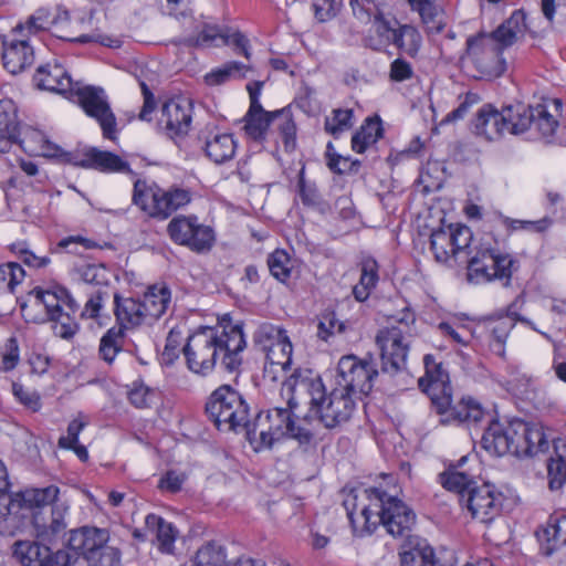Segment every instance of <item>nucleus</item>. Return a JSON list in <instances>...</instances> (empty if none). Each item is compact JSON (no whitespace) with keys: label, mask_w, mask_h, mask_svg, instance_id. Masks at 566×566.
Listing matches in <instances>:
<instances>
[{"label":"nucleus","mask_w":566,"mask_h":566,"mask_svg":"<svg viewBox=\"0 0 566 566\" xmlns=\"http://www.w3.org/2000/svg\"><path fill=\"white\" fill-rule=\"evenodd\" d=\"M245 347L243 325L224 316L216 326L200 327L189 335L182 353L191 373L207 376L218 363L227 371L238 370Z\"/></svg>","instance_id":"obj_1"},{"label":"nucleus","mask_w":566,"mask_h":566,"mask_svg":"<svg viewBox=\"0 0 566 566\" xmlns=\"http://www.w3.org/2000/svg\"><path fill=\"white\" fill-rule=\"evenodd\" d=\"M354 533H371L382 525L394 537L406 536L416 522L415 513L396 495L377 488L361 489L344 501Z\"/></svg>","instance_id":"obj_2"},{"label":"nucleus","mask_w":566,"mask_h":566,"mask_svg":"<svg viewBox=\"0 0 566 566\" xmlns=\"http://www.w3.org/2000/svg\"><path fill=\"white\" fill-rule=\"evenodd\" d=\"M283 390L289 392L291 406L308 398L310 412L328 429L349 420L356 407V398L344 388L336 386L326 395L321 377L311 369H296L283 381Z\"/></svg>","instance_id":"obj_3"},{"label":"nucleus","mask_w":566,"mask_h":566,"mask_svg":"<svg viewBox=\"0 0 566 566\" xmlns=\"http://www.w3.org/2000/svg\"><path fill=\"white\" fill-rule=\"evenodd\" d=\"M525 30V14L522 10H515L493 32H481L468 38L463 61L475 70V77L484 80L500 77L506 69L502 52L523 36Z\"/></svg>","instance_id":"obj_4"},{"label":"nucleus","mask_w":566,"mask_h":566,"mask_svg":"<svg viewBox=\"0 0 566 566\" xmlns=\"http://www.w3.org/2000/svg\"><path fill=\"white\" fill-rule=\"evenodd\" d=\"M263 82H253L247 85L250 105L243 117V130L245 136L256 143L263 144L270 135H276L273 142L283 147L285 153H292L296 148V125L289 108L273 112L266 111L261 104Z\"/></svg>","instance_id":"obj_5"},{"label":"nucleus","mask_w":566,"mask_h":566,"mask_svg":"<svg viewBox=\"0 0 566 566\" xmlns=\"http://www.w3.org/2000/svg\"><path fill=\"white\" fill-rule=\"evenodd\" d=\"M423 364L426 374L419 379V386L428 394L432 406L441 415L440 422L442 424H470L478 423L483 419V407L471 397H464L457 405L451 406L449 375L432 355H426Z\"/></svg>","instance_id":"obj_6"},{"label":"nucleus","mask_w":566,"mask_h":566,"mask_svg":"<svg viewBox=\"0 0 566 566\" xmlns=\"http://www.w3.org/2000/svg\"><path fill=\"white\" fill-rule=\"evenodd\" d=\"M60 489L52 484L12 494L1 522L0 533L13 536L32 527L36 536H42L46 532V520L41 517V512L57 501Z\"/></svg>","instance_id":"obj_7"},{"label":"nucleus","mask_w":566,"mask_h":566,"mask_svg":"<svg viewBox=\"0 0 566 566\" xmlns=\"http://www.w3.org/2000/svg\"><path fill=\"white\" fill-rule=\"evenodd\" d=\"M286 399V407H275L261 411L252 427L247 428V437L255 451L270 449L283 438L291 437L301 443L310 442L313 432L310 428L296 424L292 418L293 410L302 400H295L293 406L289 402V392L282 389Z\"/></svg>","instance_id":"obj_8"},{"label":"nucleus","mask_w":566,"mask_h":566,"mask_svg":"<svg viewBox=\"0 0 566 566\" xmlns=\"http://www.w3.org/2000/svg\"><path fill=\"white\" fill-rule=\"evenodd\" d=\"M80 305L70 292L61 286L53 290H33L27 304L21 306L27 322L54 324H77L73 315Z\"/></svg>","instance_id":"obj_9"},{"label":"nucleus","mask_w":566,"mask_h":566,"mask_svg":"<svg viewBox=\"0 0 566 566\" xmlns=\"http://www.w3.org/2000/svg\"><path fill=\"white\" fill-rule=\"evenodd\" d=\"M132 201L147 217L163 221L189 205L191 192L180 187L164 189L155 182L137 179L134 182Z\"/></svg>","instance_id":"obj_10"},{"label":"nucleus","mask_w":566,"mask_h":566,"mask_svg":"<svg viewBox=\"0 0 566 566\" xmlns=\"http://www.w3.org/2000/svg\"><path fill=\"white\" fill-rule=\"evenodd\" d=\"M515 263L511 254L493 247L489 241L481 242L474 248V253L468 262V280L476 284L499 280L507 285Z\"/></svg>","instance_id":"obj_11"},{"label":"nucleus","mask_w":566,"mask_h":566,"mask_svg":"<svg viewBox=\"0 0 566 566\" xmlns=\"http://www.w3.org/2000/svg\"><path fill=\"white\" fill-rule=\"evenodd\" d=\"M206 411L221 431L248 428L249 406L242 396L228 385L220 386L211 394Z\"/></svg>","instance_id":"obj_12"},{"label":"nucleus","mask_w":566,"mask_h":566,"mask_svg":"<svg viewBox=\"0 0 566 566\" xmlns=\"http://www.w3.org/2000/svg\"><path fill=\"white\" fill-rule=\"evenodd\" d=\"M409 321L413 322L415 317L410 312H407L399 321V325L385 327L380 329L376 336V344L380 350L382 370L386 373H397L406 365L409 350L407 339Z\"/></svg>","instance_id":"obj_13"},{"label":"nucleus","mask_w":566,"mask_h":566,"mask_svg":"<svg viewBox=\"0 0 566 566\" xmlns=\"http://www.w3.org/2000/svg\"><path fill=\"white\" fill-rule=\"evenodd\" d=\"M167 232L175 243L197 253L210 251L216 241L213 229L201 223L196 216L172 218L167 226Z\"/></svg>","instance_id":"obj_14"},{"label":"nucleus","mask_w":566,"mask_h":566,"mask_svg":"<svg viewBox=\"0 0 566 566\" xmlns=\"http://www.w3.org/2000/svg\"><path fill=\"white\" fill-rule=\"evenodd\" d=\"M378 371L371 361L358 359L354 355L343 356L337 366L336 386L354 396L368 395Z\"/></svg>","instance_id":"obj_15"},{"label":"nucleus","mask_w":566,"mask_h":566,"mask_svg":"<svg viewBox=\"0 0 566 566\" xmlns=\"http://www.w3.org/2000/svg\"><path fill=\"white\" fill-rule=\"evenodd\" d=\"M108 532L96 527L72 531L69 544L75 552L98 558L102 566H114L119 562V553L107 545Z\"/></svg>","instance_id":"obj_16"},{"label":"nucleus","mask_w":566,"mask_h":566,"mask_svg":"<svg viewBox=\"0 0 566 566\" xmlns=\"http://www.w3.org/2000/svg\"><path fill=\"white\" fill-rule=\"evenodd\" d=\"M73 93L78 95L80 104L85 114L99 124L103 136L107 139L115 140L117 133L116 117L111 109L104 90L94 86L80 87V84H77Z\"/></svg>","instance_id":"obj_17"},{"label":"nucleus","mask_w":566,"mask_h":566,"mask_svg":"<svg viewBox=\"0 0 566 566\" xmlns=\"http://www.w3.org/2000/svg\"><path fill=\"white\" fill-rule=\"evenodd\" d=\"M472 231L463 224H448L432 231L430 235L431 250L438 262H447L452 256L470 247Z\"/></svg>","instance_id":"obj_18"},{"label":"nucleus","mask_w":566,"mask_h":566,"mask_svg":"<svg viewBox=\"0 0 566 566\" xmlns=\"http://www.w3.org/2000/svg\"><path fill=\"white\" fill-rule=\"evenodd\" d=\"M504 495L490 483L473 486L462 502L472 517L481 523H490L501 513Z\"/></svg>","instance_id":"obj_19"},{"label":"nucleus","mask_w":566,"mask_h":566,"mask_svg":"<svg viewBox=\"0 0 566 566\" xmlns=\"http://www.w3.org/2000/svg\"><path fill=\"white\" fill-rule=\"evenodd\" d=\"M524 112V108L499 111L491 104L483 105L473 120V133L488 142L499 140L507 133L511 114L523 117Z\"/></svg>","instance_id":"obj_20"},{"label":"nucleus","mask_w":566,"mask_h":566,"mask_svg":"<svg viewBox=\"0 0 566 566\" xmlns=\"http://www.w3.org/2000/svg\"><path fill=\"white\" fill-rule=\"evenodd\" d=\"M2 61L4 69L11 74H18L33 63L34 52L24 38L22 25H17L10 35L3 38Z\"/></svg>","instance_id":"obj_21"},{"label":"nucleus","mask_w":566,"mask_h":566,"mask_svg":"<svg viewBox=\"0 0 566 566\" xmlns=\"http://www.w3.org/2000/svg\"><path fill=\"white\" fill-rule=\"evenodd\" d=\"M192 122V105L185 97L166 101L158 118V125L170 136L186 135Z\"/></svg>","instance_id":"obj_22"},{"label":"nucleus","mask_w":566,"mask_h":566,"mask_svg":"<svg viewBox=\"0 0 566 566\" xmlns=\"http://www.w3.org/2000/svg\"><path fill=\"white\" fill-rule=\"evenodd\" d=\"M521 427H516V420L509 423L493 421L484 431L481 446L491 455H515L516 433H521Z\"/></svg>","instance_id":"obj_23"},{"label":"nucleus","mask_w":566,"mask_h":566,"mask_svg":"<svg viewBox=\"0 0 566 566\" xmlns=\"http://www.w3.org/2000/svg\"><path fill=\"white\" fill-rule=\"evenodd\" d=\"M69 24V13L66 11L52 15L46 9H39L29 18L25 24L21 25L23 27V32L28 31L29 34L52 29L53 34L62 40L76 41L81 43L92 41L90 35L73 36L67 30Z\"/></svg>","instance_id":"obj_24"},{"label":"nucleus","mask_w":566,"mask_h":566,"mask_svg":"<svg viewBox=\"0 0 566 566\" xmlns=\"http://www.w3.org/2000/svg\"><path fill=\"white\" fill-rule=\"evenodd\" d=\"M205 156L216 165L231 161L238 149V142L231 133L219 129L202 132L200 137Z\"/></svg>","instance_id":"obj_25"},{"label":"nucleus","mask_w":566,"mask_h":566,"mask_svg":"<svg viewBox=\"0 0 566 566\" xmlns=\"http://www.w3.org/2000/svg\"><path fill=\"white\" fill-rule=\"evenodd\" d=\"M33 82L39 90L57 94L73 93L77 86L65 67L56 62H48L40 65L33 76Z\"/></svg>","instance_id":"obj_26"},{"label":"nucleus","mask_w":566,"mask_h":566,"mask_svg":"<svg viewBox=\"0 0 566 566\" xmlns=\"http://www.w3.org/2000/svg\"><path fill=\"white\" fill-rule=\"evenodd\" d=\"M517 426L522 430L521 433H516L515 457H535L548 451L551 439L541 423H530L516 419Z\"/></svg>","instance_id":"obj_27"},{"label":"nucleus","mask_w":566,"mask_h":566,"mask_svg":"<svg viewBox=\"0 0 566 566\" xmlns=\"http://www.w3.org/2000/svg\"><path fill=\"white\" fill-rule=\"evenodd\" d=\"M17 135L18 138L13 143L19 144L31 156L55 158L63 155L61 147L50 142L42 132L35 128L18 125Z\"/></svg>","instance_id":"obj_28"},{"label":"nucleus","mask_w":566,"mask_h":566,"mask_svg":"<svg viewBox=\"0 0 566 566\" xmlns=\"http://www.w3.org/2000/svg\"><path fill=\"white\" fill-rule=\"evenodd\" d=\"M75 165L95 169L102 172H127L129 165L119 156L92 147L86 149L78 159L74 161Z\"/></svg>","instance_id":"obj_29"},{"label":"nucleus","mask_w":566,"mask_h":566,"mask_svg":"<svg viewBox=\"0 0 566 566\" xmlns=\"http://www.w3.org/2000/svg\"><path fill=\"white\" fill-rule=\"evenodd\" d=\"M264 376L272 381L284 377L292 364L293 346L290 338L275 343L265 352Z\"/></svg>","instance_id":"obj_30"},{"label":"nucleus","mask_w":566,"mask_h":566,"mask_svg":"<svg viewBox=\"0 0 566 566\" xmlns=\"http://www.w3.org/2000/svg\"><path fill=\"white\" fill-rule=\"evenodd\" d=\"M542 551L545 555H552L556 549L566 545V514H552L546 524L536 532Z\"/></svg>","instance_id":"obj_31"},{"label":"nucleus","mask_w":566,"mask_h":566,"mask_svg":"<svg viewBox=\"0 0 566 566\" xmlns=\"http://www.w3.org/2000/svg\"><path fill=\"white\" fill-rule=\"evenodd\" d=\"M13 557L22 566H61L55 562V554L39 543L20 541L13 546Z\"/></svg>","instance_id":"obj_32"},{"label":"nucleus","mask_w":566,"mask_h":566,"mask_svg":"<svg viewBox=\"0 0 566 566\" xmlns=\"http://www.w3.org/2000/svg\"><path fill=\"white\" fill-rule=\"evenodd\" d=\"M142 307L149 324L161 317L171 303L170 290L165 284H155L145 292Z\"/></svg>","instance_id":"obj_33"},{"label":"nucleus","mask_w":566,"mask_h":566,"mask_svg":"<svg viewBox=\"0 0 566 566\" xmlns=\"http://www.w3.org/2000/svg\"><path fill=\"white\" fill-rule=\"evenodd\" d=\"M115 315L120 326L124 328L135 327L142 324H149L142 307V301L118 295L114 297Z\"/></svg>","instance_id":"obj_34"},{"label":"nucleus","mask_w":566,"mask_h":566,"mask_svg":"<svg viewBox=\"0 0 566 566\" xmlns=\"http://www.w3.org/2000/svg\"><path fill=\"white\" fill-rule=\"evenodd\" d=\"M146 531L156 537L158 547L163 553L174 549L177 531L171 523L156 514H148L145 518Z\"/></svg>","instance_id":"obj_35"},{"label":"nucleus","mask_w":566,"mask_h":566,"mask_svg":"<svg viewBox=\"0 0 566 566\" xmlns=\"http://www.w3.org/2000/svg\"><path fill=\"white\" fill-rule=\"evenodd\" d=\"M378 270L379 266L375 259L366 256L361 260L359 282L353 289V294L357 301H366L376 287L379 280Z\"/></svg>","instance_id":"obj_36"},{"label":"nucleus","mask_w":566,"mask_h":566,"mask_svg":"<svg viewBox=\"0 0 566 566\" xmlns=\"http://www.w3.org/2000/svg\"><path fill=\"white\" fill-rule=\"evenodd\" d=\"M18 124L13 103L10 99L0 101V151H7L17 135Z\"/></svg>","instance_id":"obj_37"},{"label":"nucleus","mask_w":566,"mask_h":566,"mask_svg":"<svg viewBox=\"0 0 566 566\" xmlns=\"http://www.w3.org/2000/svg\"><path fill=\"white\" fill-rule=\"evenodd\" d=\"M467 458L463 457L459 465L449 468L446 472L440 474V482L449 491H453L460 494L461 502L467 497L468 491H470L473 484V475L460 470V465L465 462Z\"/></svg>","instance_id":"obj_38"},{"label":"nucleus","mask_w":566,"mask_h":566,"mask_svg":"<svg viewBox=\"0 0 566 566\" xmlns=\"http://www.w3.org/2000/svg\"><path fill=\"white\" fill-rule=\"evenodd\" d=\"M250 71L251 66L249 64H244L238 61H230L207 73L205 75V82L210 86H216L230 80L244 78Z\"/></svg>","instance_id":"obj_39"},{"label":"nucleus","mask_w":566,"mask_h":566,"mask_svg":"<svg viewBox=\"0 0 566 566\" xmlns=\"http://www.w3.org/2000/svg\"><path fill=\"white\" fill-rule=\"evenodd\" d=\"M382 128L379 119L367 118L352 138V148L354 151L361 154L368 147L376 144L381 137Z\"/></svg>","instance_id":"obj_40"},{"label":"nucleus","mask_w":566,"mask_h":566,"mask_svg":"<svg viewBox=\"0 0 566 566\" xmlns=\"http://www.w3.org/2000/svg\"><path fill=\"white\" fill-rule=\"evenodd\" d=\"M392 44L408 56L416 57L422 45V36L415 27L402 24L397 28V34Z\"/></svg>","instance_id":"obj_41"},{"label":"nucleus","mask_w":566,"mask_h":566,"mask_svg":"<svg viewBox=\"0 0 566 566\" xmlns=\"http://www.w3.org/2000/svg\"><path fill=\"white\" fill-rule=\"evenodd\" d=\"M199 31L197 34H191L187 38L186 42L189 45L198 48H211L219 46L220 43L224 44V36L228 32H224L217 24L202 23L198 27Z\"/></svg>","instance_id":"obj_42"},{"label":"nucleus","mask_w":566,"mask_h":566,"mask_svg":"<svg viewBox=\"0 0 566 566\" xmlns=\"http://www.w3.org/2000/svg\"><path fill=\"white\" fill-rule=\"evenodd\" d=\"M373 20L374 29L376 34L378 35V39L368 38L366 43L370 49L375 51H380L390 43H394V40L397 34V28H395L390 20H387L384 17L382 11L379 13L378 17H374Z\"/></svg>","instance_id":"obj_43"},{"label":"nucleus","mask_w":566,"mask_h":566,"mask_svg":"<svg viewBox=\"0 0 566 566\" xmlns=\"http://www.w3.org/2000/svg\"><path fill=\"white\" fill-rule=\"evenodd\" d=\"M506 389L514 396L530 398L535 391V380L518 367H512L506 379Z\"/></svg>","instance_id":"obj_44"},{"label":"nucleus","mask_w":566,"mask_h":566,"mask_svg":"<svg viewBox=\"0 0 566 566\" xmlns=\"http://www.w3.org/2000/svg\"><path fill=\"white\" fill-rule=\"evenodd\" d=\"M268 265L271 274L280 282L290 280L294 269V261L284 250H275L268 258Z\"/></svg>","instance_id":"obj_45"},{"label":"nucleus","mask_w":566,"mask_h":566,"mask_svg":"<svg viewBox=\"0 0 566 566\" xmlns=\"http://www.w3.org/2000/svg\"><path fill=\"white\" fill-rule=\"evenodd\" d=\"M438 329L443 336L449 337L460 346H468L473 338V332L470 326L463 324L458 317L452 321L441 322L438 325Z\"/></svg>","instance_id":"obj_46"},{"label":"nucleus","mask_w":566,"mask_h":566,"mask_svg":"<svg viewBox=\"0 0 566 566\" xmlns=\"http://www.w3.org/2000/svg\"><path fill=\"white\" fill-rule=\"evenodd\" d=\"M353 124V111L349 108H337L326 117L325 130L337 138L344 132L350 129Z\"/></svg>","instance_id":"obj_47"},{"label":"nucleus","mask_w":566,"mask_h":566,"mask_svg":"<svg viewBox=\"0 0 566 566\" xmlns=\"http://www.w3.org/2000/svg\"><path fill=\"white\" fill-rule=\"evenodd\" d=\"M513 326L514 318L511 315H506L505 317L491 323L490 332L493 338L491 348L495 354H504V344Z\"/></svg>","instance_id":"obj_48"},{"label":"nucleus","mask_w":566,"mask_h":566,"mask_svg":"<svg viewBox=\"0 0 566 566\" xmlns=\"http://www.w3.org/2000/svg\"><path fill=\"white\" fill-rule=\"evenodd\" d=\"M411 8L419 13L426 24H432V29H440L441 7L437 0H408Z\"/></svg>","instance_id":"obj_49"},{"label":"nucleus","mask_w":566,"mask_h":566,"mask_svg":"<svg viewBox=\"0 0 566 566\" xmlns=\"http://www.w3.org/2000/svg\"><path fill=\"white\" fill-rule=\"evenodd\" d=\"M286 338H289V336L283 328L269 323L260 325L254 333V340L263 352L272 347L275 343H281V340Z\"/></svg>","instance_id":"obj_50"},{"label":"nucleus","mask_w":566,"mask_h":566,"mask_svg":"<svg viewBox=\"0 0 566 566\" xmlns=\"http://www.w3.org/2000/svg\"><path fill=\"white\" fill-rule=\"evenodd\" d=\"M25 272L17 262L0 265V290L13 293L15 287L24 280Z\"/></svg>","instance_id":"obj_51"},{"label":"nucleus","mask_w":566,"mask_h":566,"mask_svg":"<svg viewBox=\"0 0 566 566\" xmlns=\"http://www.w3.org/2000/svg\"><path fill=\"white\" fill-rule=\"evenodd\" d=\"M122 340H123L122 328L108 329L107 333L101 339V344H99L101 357L105 361L112 363L120 349Z\"/></svg>","instance_id":"obj_52"},{"label":"nucleus","mask_w":566,"mask_h":566,"mask_svg":"<svg viewBox=\"0 0 566 566\" xmlns=\"http://www.w3.org/2000/svg\"><path fill=\"white\" fill-rule=\"evenodd\" d=\"M518 108H524V115L523 117L522 116H518V115H515V114H511V118L510 120H507V133L509 134H512V135H518V134H523L524 132H526L528 129V127L532 125L533 123V107L532 106H527L525 104H515V105H509V106H505L503 107V109H511L514 112Z\"/></svg>","instance_id":"obj_53"},{"label":"nucleus","mask_w":566,"mask_h":566,"mask_svg":"<svg viewBox=\"0 0 566 566\" xmlns=\"http://www.w3.org/2000/svg\"><path fill=\"white\" fill-rule=\"evenodd\" d=\"M224 559L222 548L208 543L198 549L191 566H222Z\"/></svg>","instance_id":"obj_54"},{"label":"nucleus","mask_w":566,"mask_h":566,"mask_svg":"<svg viewBox=\"0 0 566 566\" xmlns=\"http://www.w3.org/2000/svg\"><path fill=\"white\" fill-rule=\"evenodd\" d=\"M532 124L545 138L553 136L558 126V122L548 113L547 107L543 104L533 106Z\"/></svg>","instance_id":"obj_55"},{"label":"nucleus","mask_w":566,"mask_h":566,"mask_svg":"<svg viewBox=\"0 0 566 566\" xmlns=\"http://www.w3.org/2000/svg\"><path fill=\"white\" fill-rule=\"evenodd\" d=\"M354 17L363 23H368L378 17L381 10L380 0H349Z\"/></svg>","instance_id":"obj_56"},{"label":"nucleus","mask_w":566,"mask_h":566,"mask_svg":"<svg viewBox=\"0 0 566 566\" xmlns=\"http://www.w3.org/2000/svg\"><path fill=\"white\" fill-rule=\"evenodd\" d=\"M504 224L513 231H525L528 233H544L553 224V220L549 217H544L539 220H517L505 218Z\"/></svg>","instance_id":"obj_57"},{"label":"nucleus","mask_w":566,"mask_h":566,"mask_svg":"<svg viewBox=\"0 0 566 566\" xmlns=\"http://www.w3.org/2000/svg\"><path fill=\"white\" fill-rule=\"evenodd\" d=\"M55 562H60L61 566H102L98 558L75 552L70 546L55 553Z\"/></svg>","instance_id":"obj_58"},{"label":"nucleus","mask_w":566,"mask_h":566,"mask_svg":"<svg viewBox=\"0 0 566 566\" xmlns=\"http://www.w3.org/2000/svg\"><path fill=\"white\" fill-rule=\"evenodd\" d=\"M342 4V0H312L314 17L321 23L331 21L340 11Z\"/></svg>","instance_id":"obj_59"},{"label":"nucleus","mask_w":566,"mask_h":566,"mask_svg":"<svg viewBox=\"0 0 566 566\" xmlns=\"http://www.w3.org/2000/svg\"><path fill=\"white\" fill-rule=\"evenodd\" d=\"M12 252L28 266L40 269L44 268L50 263V258L38 256L33 252L27 249L25 243L18 242L11 245Z\"/></svg>","instance_id":"obj_60"},{"label":"nucleus","mask_w":566,"mask_h":566,"mask_svg":"<svg viewBox=\"0 0 566 566\" xmlns=\"http://www.w3.org/2000/svg\"><path fill=\"white\" fill-rule=\"evenodd\" d=\"M67 507L63 503L55 502L51 509L50 522L46 521V532L41 536L45 537L49 533L55 535L66 527L65 515Z\"/></svg>","instance_id":"obj_61"},{"label":"nucleus","mask_w":566,"mask_h":566,"mask_svg":"<svg viewBox=\"0 0 566 566\" xmlns=\"http://www.w3.org/2000/svg\"><path fill=\"white\" fill-rule=\"evenodd\" d=\"M224 45L233 46L235 54L243 55L247 60L251 59L250 40L240 31L228 32L224 36Z\"/></svg>","instance_id":"obj_62"},{"label":"nucleus","mask_w":566,"mask_h":566,"mask_svg":"<svg viewBox=\"0 0 566 566\" xmlns=\"http://www.w3.org/2000/svg\"><path fill=\"white\" fill-rule=\"evenodd\" d=\"M182 340V332L179 328H171L167 339L161 358L165 364H171L179 355V346Z\"/></svg>","instance_id":"obj_63"},{"label":"nucleus","mask_w":566,"mask_h":566,"mask_svg":"<svg viewBox=\"0 0 566 566\" xmlns=\"http://www.w3.org/2000/svg\"><path fill=\"white\" fill-rule=\"evenodd\" d=\"M155 397V391L144 384H134L128 391L129 401L137 408L148 407Z\"/></svg>","instance_id":"obj_64"}]
</instances>
